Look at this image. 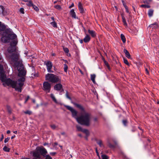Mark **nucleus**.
Listing matches in <instances>:
<instances>
[{"label": "nucleus", "instance_id": "f257e3e1", "mask_svg": "<svg viewBox=\"0 0 159 159\" xmlns=\"http://www.w3.org/2000/svg\"><path fill=\"white\" fill-rule=\"evenodd\" d=\"M73 104L81 111L80 115L79 116H77L78 112L73 107L67 105L65 106V107L71 112L72 117L76 120L78 123L86 126H89L92 119L91 114L86 111L81 105L75 103H73Z\"/></svg>", "mask_w": 159, "mask_h": 159}, {"label": "nucleus", "instance_id": "f03ea898", "mask_svg": "<svg viewBox=\"0 0 159 159\" xmlns=\"http://www.w3.org/2000/svg\"><path fill=\"white\" fill-rule=\"evenodd\" d=\"M48 152L44 148L37 147L35 150L32 152L33 159H41V155L45 157V159H52L49 155H46Z\"/></svg>", "mask_w": 159, "mask_h": 159}, {"label": "nucleus", "instance_id": "7ed1b4c3", "mask_svg": "<svg viewBox=\"0 0 159 159\" xmlns=\"http://www.w3.org/2000/svg\"><path fill=\"white\" fill-rule=\"evenodd\" d=\"M1 38L2 41L4 43L8 42L10 40H14L16 41L17 36L13 32H11V30H6L2 34Z\"/></svg>", "mask_w": 159, "mask_h": 159}, {"label": "nucleus", "instance_id": "20e7f679", "mask_svg": "<svg viewBox=\"0 0 159 159\" xmlns=\"http://www.w3.org/2000/svg\"><path fill=\"white\" fill-rule=\"evenodd\" d=\"M45 80L53 83L60 82L61 81L60 77L52 74L48 73L45 75Z\"/></svg>", "mask_w": 159, "mask_h": 159}, {"label": "nucleus", "instance_id": "39448f33", "mask_svg": "<svg viewBox=\"0 0 159 159\" xmlns=\"http://www.w3.org/2000/svg\"><path fill=\"white\" fill-rule=\"evenodd\" d=\"M17 43V41H14L12 43H11L10 46L7 49L8 54H11L15 53L16 52H18L16 47Z\"/></svg>", "mask_w": 159, "mask_h": 159}, {"label": "nucleus", "instance_id": "423d86ee", "mask_svg": "<svg viewBox=\"0 0 159 159\" xmlns=\"http://www.w3.org/2000/svg\"><path fill=\"white\" fill-rule=\"evenodd\" d=\"M44 65L47 66L48 71L49 73H53L54 71L51 70L52 67L53 65L52 62L50 61H46L44 62Z\"/></svg>", "mask_w": 159, "mask_h": 159}, {"label": "nucleus", "instance_id": "0eeeda50", "mask_svg": "<svg viewBox=\"0 0 159 159\" xmlns=\"http://www.w3.org/2000/svg\"><path fill=\"white\" fill-rule=\"evenodd\" d=\"M43 90L47 93L50 92L51 85L48 82H45L43 84Z\"/></svg>", "mask_w": 159, "mask_h": 159}, {"label": "nucleus", "instance_id": "6e6552de", "mask_svg": "<svg viewBox=\"0 0 159 159\" xmlns=\"http://www.w3.org/2000/svg\"><path fill=\"white\" fill-rule=\"evenodd\" d=\"M54 89L55 90L57 91H60L62 89V91H63L62 88V85L61 84H57L54 86Z\"/></svg>", "mask_w": 159, "mask_h": 159}, {"label": "nucleus", "instance_id": "1a4fd4ad", "mask_svg": "<svg viewBox=\"0 0 159 159\" xmlns=\"http://www.w3.org/2000/svg\"><path fill=\"white\" fill-rule=\"evenodd\" d=\"M78 7L80 13H82L84 12V10L82 6V4L80 2H79L78 3Z\"/></svg>", "mask_w": 159, "mask_h": 159}, {"label": "nucleus", "instance_id": "9d476101", "mask_svg": "<svg viewBox=\"0 0 159 159\" xmlns=\"http://www.w3.org/2000/svg\"><path fill=\"white\" fill-rule=\"evenodd\" d=\"M88 32L92 37L94 38L96 36V33L94 31L89 29L88 30Z\"/></svg>", "mask_w": 159, "mask_h": 159}, {"label": "nucleus", "instance_id": "9b49d317", "mask_svg": "<svg viewBox=\"0 0 159 159\" xmlns=\"http://www.w3.org/2000/svg\"><path fill=\"white\" fill-rule=\"evenodd\" d=\"M70 15H71V16L75 19L77 18L76 14L74 11V10L73 9H72L71 11H70Z\"/></svg>", "mask_w": 159, "mask_h": 159}, {"label": "nucleus", "instance_id": "f8f14e48", "mask_svg": "<svg viewBox=\"0 0 159 159\" xmlns=\"http://www.w3.org/2000/svg\"><path fill=\"white\" fill-rule=\"evenodd\" d=\"M90 39V38L88 34H87L84 38L83 40L85 43H87L89 42Z\"/></svg>", "mask_w": 159, "mask_h": 159}, {"label": "nucleus", "instance_id": "ddd939ff", "mask_svg": "<svg viewBox=\"0 0 159 159\" xmlns=\"http://www.w3.org/2000/svg\"><path fill=\"white\" fill-rule=\"evenodd\" d=\"M124 52L125 54L127 57L128 58H131L130 54L126 49H124Z\"/></svg>", "mask_w": 159, "mask_h": 159}, {"label": "nucleus", "instance_id": "4468645a", "mask_svg": "<svg viewBox=\"0 0 159 159\" xmlns=\"http://www.w3.org/2000/svg\"><path fill=\"white\" fill-rule=\"evenodd\" d=\"M149 26L151 28H152V29H156L158 27V25L156 22H155L153 24H151L149 25Z\"/></svg>", "mask_w": 159, "mask_h": 159}, {"label": "nucleus", "instance_id": "2eb2a0df", "mask_svg": "<svg viewBox=\"0 0 159 159\" xmlns=\"http://www.w3.org/2000/svg\"><path fill=\"white\" fill-rule=\"evenodd\" d=\"M6 27L3 24H2L1 22L0 21V31H4L5 30Z\"/></svg>", "mask_w": 159, "mask_h": 159}, {"label": "nucleus", "instance_id": "dca6fc26", "mask_svg": "<svg viewBox=\"0 0 159 159\" xmlns=\"http://www.w3.org/2000/svg\"><path fill=\"white\" fill-rule=\"evenodd\" d=\"M0 7L2 10V13L4 15H6L7 14V12L5 10V8L2 6H1Z\"/></svg>", "mask_w": 159, "mask_h": 159}, {"label": "nucleus", "instance_id": "f3484780", "mask_svg": "<svg viewBox=\"0 0 159 159\" xmlns=\"http://www.w3.org/2000/svg\"><path fill=\"white\" fill-rule=\"evenodd\" d=\"M97 143L100 147H104V145L103 144L102 141L101 140H99L97 141Z\"/></svg>", "mask_w": 159, "mask_h": 159}, {"label": "nucleus", "instance_id": "a211bd4d", "mask_svg": "<svg viewBox=\"0 0 159 159\" xmlns=\"http://www.w3.org/2000/svg\"><path fill=\"white\" fill-rule=\"evenodd\" d=\"M96 77V75L95 74H92L91 75V79L93 83H95V80Z\"/></svg>", "mask_w": 159, "mask_h": 159}, {"label": "nucleus", "instance_id": "6ab92c4d", "mask_svg": "<svg viewBox=\"0 0 159 159\" xmlns=\"http://www.w3.org/2000/svg\"><path fill=\"white\" fill-rule=\"evenodd\" d=\"M120 38L123 42L124 43H125L126 42V39L124 34H120Z\"/></svg>", "mask_w": 159, "mask_h": 159}, {"label": "nucleus", "instance_id": "aec40b11", "mask_svg": "<svg viewBox=\"0 0 159 159\" xmlns=\"http://www.w3.org/2000/svg\"><path fill=\"white\" fill-rule=\"evenodd\" d=\"M7 109L8 113L9 114H11L12 113V110L10 107L9 106L7 105Z\"/></svg>", "mask_w": 159, "mask_h": 159}, {"label": "nucleus", "instance_id": "412c9836", "mask_svg": "<svg viewBox=\"0 0 159 159\" xmlns=\"http://www.w3.org/2000/svg\"><path fill=\"white\" fill-rule=\"evenodd\" d=\"M153 10L152 9H150L148 12V15L149 17H151L153 15Z\"/></svg>", "mask_w": 159, "mask_h": 159}, {"label": "nucleus", "instance_id": "4be33fe9", "mask_svg": "<svg viewBox=\"0 0 159 159\" xmlns=\"http://www.w3.org/2000/svg\"><path fill=\"white\" fill-rule=\"evenodd\" d=\"M50 97L52 99L53 101H54L55 102H57V100L56 99L54 95L53 94H50Z\"/></svg>", "mask_w": 159, "mask_h": 159}, {"label": "nucleus", "instance_id": "5701e85b", "mask_svg": "<svg viewBox=\"0 0 159 159\" xmlns=\"http://www.w3.org/2000/svg\"><path fill=\"white\" fill-rule=\"evenodd\" d=\"M82 132L85 133L87 136L89 135V133L88 130L87 129H84Z\"/></svg>", "mask_w": 159, "mask_h": 159}, {"label": "nucleus", "instance_id": "b1692460", "mask_svg": "<svg viewBox=\"0 0 159 159\" xmlns=\"http://www.w3.org/2000/svg\"><path fill=\"white\" fill-rule=\"evenodd\" d=\"M122 19L123 22L124 23V25L125 26H127V24L126 22V20H125V17H124V16H122Z\"/></svg>", "mask_w": 159, "mask_h": 159}, {"label": "nucleus", "instance_id": "393cba45", "mask_svg": "<svg viewBox=\"0 0 159 159\" xmlns=\"http://www.w3.org/2000/svg\"><path fill=\"white\" fill-rule=\"evenodd\" d=\"M50 24L54 27H57V23L55 21L51 22Z\"/></svg>", "mask_w": 159, "mask_h": 159}, {"label": "nucleus", "instance_id": "a878e982", "mask_svg": "<svg viewBox=\"0 0 159 159\" xmlns=\"http://www.w3.org/2000/svg\"><path fill=\"white\" fill-rule=\"evenodd\" d=\"M3 150L4 151L6 152H9L10 151L9 148L7 147V146H5L3 148Z\"/></svg>", "mask_w": 159, "mask_h": 159}, {"label": "nucleus", "instance_id": "bb28decb", "mask_svg": "<svg viewBox=\"0 0 159 159\" xmlns=\"http://www.w3.org/2000/svg\"><path fill=\"white\" fill-rule=\"evenodd\" d=\"M140 7L145 8H149L150 7V6L147 5H141Z\"/></svg>", "mask_w": 159, "mask_h": 159}, {"label": "nucleus", "instance_id": "cd10ccee", "mask_svg": "<svg viewBox=\"0 0 159 159\" xmlns=\"http://www.w3.org/2000/svg\"><path fill=\"white\" fill-rule=\"evenodd\" d=\"M76 127L78 131H82V130H83L82 129L81 127L80 126L77 125H76Z\"/></svg>", "mask_w": 159, "mask_h": 159}, {"label": "nucleus", "instance_id": "c85d7f7f", "mask_svg": "<svg viewBox=\"0 0 159 159\" xmlns=\"http://www.w3.org/2000/svg\"><path fill=\"white\" fill-rule=\"evenodd\" d=\"M123 60L124 63L127 65L129 66V64L127 60L125 58H124Z\"/></svg>", "mask_w": 159, "mask_h": 159}, {"label": "nucleus", "instance_id": "c756f323", "mask_svg": "<svg viewBox=\"0 0 159 159\" xmlns=\"http://www.w3.org/2000/svg\"><path fill=\"white\" fill-rule=\"evenodd\" d=\"M24 113L25 114H27L29 115H30L32 114V111L29 110H27V111H24Z\"/></svg>", "mask_w": 159, "mask_h": 159}, {"label": "nucleus", "instance_id": "7c9ffc66", "mask_svg": "<svg viewBox=\"0 0 159 159\" xmlns=\"http://www.w3.org/2000/svg\"><path fill=\"white\" fill-rule=\"evenodd\" d=\"M27 5L29 7H31L33 6L34 4L31 1H30L29 2Z\"/></svg>", "mask_w": 159, "mask_h": 159}, {"label": "nucleus", "instance_id": "2f4dec72", "mask_svg": "<svg viewBox=\"0 0 159 159\" xmlns=\"http://www.w3.org/2000/svg\"><path fill=\"white\" fill-rule=\"evenodd\" d=\"M68 69V66L66 64H64V71L65 72H67Z\"/></svg>", "mask_w": 159, "mask_h": 159}, {"label": "nucleus", "instance_id": "473e14b6", "mask_svg": "<svg viewBox=\"0 0 159 159\" xmlns=\"http://www.w3.org/2000/svg\"><path fill=\"white\" fill-rule=\"evenodd\" d=\"M122 123L125 126H126L127 124V121L126 120H122Z\"/></svg>", "mask_w": 159, "mask_h": 159}, {"label": "nucleus", "instance_id": "72a5a7b5", "mask_svg": "<svg viewBox=\"0 0 159 159\" xmlns=\"http://www.w3.org/2000/svg\"><path fill=\"white\" fill-rule=\"evenodd\" d=\"M32 7L33 8H34V10L36 11H39V9L36 6L33 5Z\"/></svg>", "mask_w": 159, "mask_h": 159}, {"label": "nucleus", "instance_id": "f704fd0d", "mask_svg": "<svg viewBox=\"0 0 159 159\" xmlns=\"http://www.w3.org/2000/svg\"><path fill=\"white\" fill-rule=\"evenodd\" d=\"M102 159H108V157L105 155H102Z\"/></svg>", "mask_w": 159, "mask_h": 159}, {"label": "nucleus", "instance_id": "c9c22d12", "mask_svg": "<svg viewBox=\"0 0 159 159\" xmlns=\"http://www.w3.org/2000/svg\"><path fill=\"white\" fill-rule=\"evenodd\" d=\"M108 146L111 148H114V146L113 145L111 144L110 143L108 142Z\"/></svg>", "mask_w": 159, "mask_h": 159}, {"label": "nucleus", "instance_id": "e433bc0d", "mask_svg": "<svg viewBox=\"0 0 159 159\" xmlns=\"http://www.w3.org/2000/svg\"><path fill=\"white\" fill-rule=\"evenodd\" d=\"M63 49L64 51L66 53H68L69 52V49L67 48H63Z\"/></svg>", "mask_w": 159, "mask_h": 159}, {"label": "nucleus", "instance_id": "4c0bfd02", "mask_svg": "<svg viewBox=\"0 0 159 159\" xmlns=\"http://www.w3.org/2000/svg\"><path fill=\"white\" fill-rule=\"evenodd\" d=\"M55 7L57 9H59V10L61 8V6L60 5H58L55 6Z\"/></svg>", "mask_w": 159, "mask_h": 159}, {"label": "nucleus", "instance_id": "58836bf2", "mask_svg": "<svg viewBox=\"0 0 159 159\" xmlns=\"http://www.w3.org/2000/svg\"><path fill=\"white\" fill-rule=\"evenodd\" d=\"M152 1V0H144L143 2L144 3H148V2H150Z\"/></svg>", "mask_w": 159, "mask_h": 159}, {"label": "nucleus", "instance_id": "ea45409f", "mask_svg": "<svg viewBox=\"0 0 159 159\" xmlns=\"http://www.w3.org/2000/svg\"><path fill=\"white\" fill-rule=\"evenodd\" d=\"M20 13L22 14H24V9L23 8H21L20 9Z\"/></svg>", "mask_w": 159, "mask_h": 159}, {"label": "nucleus", "instance_id": "a19ab883", "mask_svg": "<svg viewBox=\"0 0 159 159\" xmlns=\"http://www.w3.org/2000/svg\"><path fill=\"white\" fill-rule=\"evenodd\" d=\"M66 97L67 98H68L70 100H71V98L70 96H69L68 95V93L67 92H66Z\"/></svg>", "mask_w": 159, "mask_h": 159}, {"label": "nucleus", "instance_id": "79ce46f5", "mask_svg": "<svg viewBox=\"0 0 159 159\" xmlns=\"http://www.w3.org/2000/svg\"><path fill=\"white\" fill-rule=\"evenodd\" d=\"M122 2L124 7H126V6H127L124 0H122Z\"/></svg>", "mask_w": 159, "mask_h": 159}, {"label": "nucleus", "instance_id": "37998d69", "mask_svg": "<svg viewBox=\"0 0 159 159\" xmlns=\"http://www.w3.org/2000/svg\"><path fill=\"white\" fill-rule=\"evenodd\" d=\"M9 139H10V138H8V137L5 138V139L4 141V143H6L8 142Z\"/></svg>", "mask_w": 159, "mask_h": 159}, {"label": "nucleus", "instance_id": "c03bdc74", "mask_svg": "<svg viewBox=\"0 0 159 159\" xmlns=\"http://www.w3.org/2000/svg\"><path fill=\"white\" fill-rule=\"evenodd\" d=\"M51 127L53 129H55L56 126L55 125H51Z\"/></svg>", "mask_w": 159, "mask_h": 159}, {"label": "nucleus", "instance_id": "a18cd8bd", "mask_svg": "<svg viewBox=\"0 0 159 159\" xmlns=\"http://www.w3.org/2000/svg\"><path fill=\"white\" fill-rule=\"evenodd\" d=\"M125 9L126 12L127 13H129V11L128 9V8L126 6V7H125Z\"/></svg>", "mask_w": 159, "mask_h": 159}, {"label": "nucleus", "instance_id": "49530a36", "mask_svg": "<svg viewBox=\"0 0 159 159\" xmlns=\"http://www.w3.org/2000/svg\"><path fill=\"white\" fill-rule=\"evenodd\" d=\"M95 150H96V153H97V155L98 156H99V154L98 152V151L97 148H96V149H95Z\"/></svg>", "mask_w": 159, "mask_h": 159}, {"label": "nucleus", "instance_id": "de8ad7c7", "mask_svg": "<svg viewBox=\"0 0 159 159\" xmlns=\"http://www.w3.org/2000/svg\"><path fill=\"white\" fill-rule=\"evenodd\" d=\"M56 154V152H52L50 153V154H51L52 155L54 156Z\"/></svg>", "mask_w": 159, "mask_h": 159}, {"label": "nucleus", "instance_id": "09e8293b", "mask_svg": "<svg viewBox=\"0 0 159 159\" xmlns=\"http://www.w3.org/2000/svg\"><path fill=\"white\" fill-rule=\"evenodd\" d=\"M4 135L3 134H2V137L0 139V141H2L4 139Z\"/></svg>", "mask_w": 159, "mask_h": 159}, {"label": "nucleus", "instance_id": "8fccbe9b", "mask_svg": "<svg viewBox=\"0 0 159 159\" xmlns=\"http://www.w3.org/2000/svg\"><path fill=\"white\" fill-rule=\"evenodd\" d=\"M105 65L107 66L108 68H109V66L108 63L107 62H106V61H105Z\"/></svg>", "mask_w": 159, "mask_h": 159}, {"label": "nucleus", "instance_id": "3c124183", "mask_svg": "<svg viewBox=\"0 0 159 159\" xmlns=\"http://www.w3.org/2000/svg\"><path fill=\"white\" fill-rule=\"evenodd\" d=\"M145 71L146 72V73L147 74H149V72L148 70L147 69V68H145Z\"/></svg>", "mask_w": 159, "mask_h": 159}, {"label": "nucleus", "instance_id": "603ef678", "mask_svg": "<svg viewBox=\"0 0 159 159\" xmlns=\"http://www.w3.org/2000/svg\"><path fill=\"white\" fill-rule=\"evenodd\" d=\"M74 6V4L73 3L69 7V8H71V7H73Z\"/></svg>", "mask_w": 159, "mask_h": 159}, {"label": "nucleus", "instance_id": "864d4df0", "mask_svg": "<svg viewBox=\"0 0 159 159\" xmlns=\"http://www.w3.org/2000/svg\"><path fill=\"white\" fill-rule=\"evenodd\" d=\"M79 70L80 72L81 73V74H83V72L82 71V70L80 69Z\"/></svg>", "mask_w": 159, "mask_h": 159}, {"label": "nucleus", "instance_id": "5fc2aeb1", "mask_svg": "<svg viewBox=\"0 0 159 159\" xmlns=\"http://www.w3.org/2000/svg\"><path fill=\"white\" fill-rule=\"evenodd\" d=\"M7 134H9L10 133V131L9 130H8L7 131Z\"/></svg>", "mask_w": 159, "mask_h": 159}, {"label": "nucleus", "instance_id": "6e6d98bb", "mask_svg": "<svg viewBox=\"0 0 159 159\" xmlns=\"http://www.w3.org/2000/svg\"><path fill=\"white\" fill-rule=\"evenodd\" d=\"M57 143L56 142H55V143H54V146H56V145H57Z\"/></svg>", "mask_w": 159, "mask_h": 159}, {"label": "nucleus", "instance_id": "4d7b16f0", "mask_svg": "<svg viewBox=\"0 0 159 159\" xmlns=\"http://www.w3.org/2000/svg\"><path fill=\"white\" fill-rule=\"evenodd\" d=\"M80 42L81 43H83V40H80Z\"/></svg>", "mask_w": 159, "mask_h": 159}, {"label": "nucleus", "instance_id": "13d9d810", "mask_svg": "<svg viewBox=\"0 0 159 159\" xmlns=\"http://www.w3.org/2000/svg\"><path fill=\"white\" fill-rule=\"evenodd\" d=\"M15 135H14L11 137V139H13L15 137Z\"/></svg>", "mask_w": 159, "mask_h": 159}, {"label": "nucleus", "instance_id": "bf43d9fd", "mask_svg": "<svg viewBox=\"0 0 159 159\" xmlns=\"http://www.w3.org/2000/svg\"><path fill=\"white\" fill-rule=\"evenodd\" d=\"M94 120L95 121H97L98 120V119H97V118H95L94 119Z\"/></svg>", "mask_w": 159, "mask_h": 159}, {"label": "nucleus", "instance_id": "052dcab7", "mask_svg": "<svg viewBox=\"0 0 159 159\" xmlns=\"http://www.w3.org/2000/svg\"><path fill=\"white\" fill-rule=\"evenodd\" d=\"M51 18V19H52V20L53 21H54V17H52Z\"/></svg>", "mask_w": 159, "mask_h": 159}, {"label": "nucleus", "instance_id": "680f3d73", "mask_svg": "<svg viewBox=\"0 0 159 159\" xmlns=\"http://www.w3.org/2000/svg\"><path fill=\"white\" fill-rule=\"evenodd\" d=\"M65 134V133L64 132L61 133V134L62 135H64Z\"/></svg>", "mask_w": 159, "mask_h": 159}, {"label": "nucleus", "instance_id": "e2e57ef3", "mask_svg": "<svg viewBox=\"0 0 159 159\" xmlns=\"http://www.w3.org/2000/svg\"><path fill=\"white\" fill-rule=\"evenodd\" d=\"M22 0L24 2H27L29 0Z\"/></svg>", "mask_w": 159, "mask_h": 159}, {"label": "nucleus", "instance_id": "0e129e2a", "mask_svg": "<svg viewBox=\"0 0 159 159\" xmlns=\"http://www.w3.org/2000/svg\"><path fill=\"white\" fill-rule=\"evenodd\" d=\"M22 159H29V158H28L24 157L22 158Z\"/></svg>", "mask_w": 159, "mask_h": 159}, {"label": "nucleus", "instance_id": "69168bd1", "mask_svg": "<svg viewBox=\"0 0 159 159\" xmlns=\"http://www.w3.org/2000/svg\"><path fill=\"white\" fill-rule=\"evenodd\" d=\"M13 133H15V134H17V131H13Z\"/></svg>", "mask_w": 159, "mask_h": 159}, {"label": "nucleus", "instance_id": "338daca9", "mask_svg": "<svg viewBox=\"0 0 159 159\" xmlns=\"http://www.w3.org/2000/svg\"><path fill=\"white\" fill-rule=\"evenodd\" d=\"M47 144H48V143H45L43 144V145H44V146H45V145H47Z\"/></svg>", "mask_w": 159, "mask_h": 159}, {"label": "nucleus", "instance_id": "774afa93", "mask_svg": "<svg viewBox=\"0 0 159 159\" xmlns=\"http://www.w3.org/2000/svg\"><path fill=\"white\" fill-rule=\"evenodd\" d=\"M52 56H55V53H53L52 54Z\"/></svg>", "mask_w": 159, "mask_h": 159}]
</instances>
